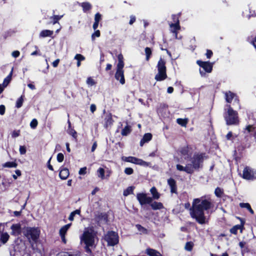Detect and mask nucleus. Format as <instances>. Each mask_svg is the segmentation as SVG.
<instances>
[{
    "label": "nucleus",
    "mask_w": 256,
    "mask_h": 256,
    "mask_svg": "<svg viewBox=\"0 0 256 256\" xmlns=\"http://www.w3.org/2000/svg\"><path fill=\"white\" fill-rule=\"evenodd\" d=\"M134 172V170L131 168H126L124 170V172L127 175H131Z\"/></svg>",
    "instance_id": "51"
},
{
    "label": "nucleus",
    "mask_w": 256,
    "mask_h": 256,
    "mask_svg": "<svg viewBox=\"0 0 256 256\" xmlns=\"http://www.w3.org/2000/svg\"><path fill=\"white\" fill-rule=\"evenodd\" d=\"M3 168H16L18 166V163L16 162V160H14L13 162H8L2 164Z\"/></svg>",
    "instance_id": "30"
},
{
    "label": "nucleus",
    "mask_w": 256,
    "mask_h": 256,
    "mask_svg": "<svg viewBox=\"0 0 256 256\" xmlns=\"http://www.w3.org/2000/svg\"><path fill=\"white\" fill-rule=\"evenodd\" d=\"M152 135L151 133L145 134L140 141V146H142L145 143L149 142L152 139Z\"/></svg>",
    "instance_id": "20"
},
{
    "label": "nucleus",
    "mask_w": 256,
    "mask_h": 256,
    "mask_svg": "<svg viewBox=\"0 0 256 256\" xmlns=\"http://www.w3.org/2000/svg\"><path fill=\"white\" fill-rule=\"evenodd\" d=\"M242 178L246 180H254L256 178V173L248 166H246L242 173Z\"/></svg>",
    "instance_id": "12"
},
{
    "label": "nucleus",
    "mask_w": 256,
    "mask_h": 256,
    "mask_svg": "<svg viewBox=\"0 0 256 256\" xmlns=\"http://www.w3.org/2000/svg\"><path fill=\"white\" fill-rule=\"evenodd\" d=\"M95 32L92 34V40H94L96 37L98 38L100 36V32L99 30H94Z\"/></svg>",
    "instance_id": "49"
},
{
    "label": "nucleus",
    "mask_w": 256,
    "mask_h": 256,
    "mask_svg": "<svg viewBox=\"0 0 256 256\" xmlns=\"http://www.w3.org/2000/svg\"><path fill=\"white\" fill-rule=\"evenodd\" d=\"M246 244V242H245L242 241L240 242L238 244V245L242 249V252L243 253L244 252H249V250L247 247L244 248V246Z\"/></svg>",
    "instance_id": "45"
},
{
    "label": "nucleus",
    "mask_w": 256,
    "mask_h": 256,
    "mask_svg": "<svg viewBox=\"0 0 256 256\" xmlns=\"http://www.w3.org/2000/svg\"><path fill=\"white\" fill-rule=\"evenodd\" d=\"M12 234L18 236L21 234V226L20 224H13L11 226Z\"/></svg>",
    "instance_id": "21"
},
{
    "label": "nucleus",
    "mask_w": 256,
    "mask_h": 256,
    "mask_svg": "<svg viewBox=\"0 0 256 256\" xmlns=\"http://www.w3.org/2000/svg\"><path fill=\"white\" fill-rule=\"evenodd\" d=\"M54 34V32L51 30H42L40 33L39 36L40 38H46L48 36H52Z\"/></svg>",
    "instance_id": "25"
},
{
    "label": "nucleus",
    "mask_w": 256,
    "mask_h": 256,
    "mask_svg": "<svg viewBox=\"0 0 256 256\" xmlns=\"http://www.w3.org/2000/svg\"><path fill=\"white\" fill-rule=\"evenodd\" d=\"M213 206L212 200L210 197L206 196L194 198L192 207L189 202L184 204V208L186 209H190L191 217L194 218L200 224L206 223V218L204 216V211H208Z\"/></svg>",
    "instance_id": "1"
},
{
    "label": "nucleus",
    "mask_w": 256,
    "mask_h": 256,
    "mask_svg": "<svg viewBox=\"0 0 256 256\" xmlns=\"http://www.w3.org/2000/svg\"><path fill=\"white\" fill-rule=\"evenodd\" d=\"M205 158H206L204 152L195 153L191 158V164H188L190 165L194 172V170H198L200 168H202Z\"/></svg>",
    "instance_id": "4"
},
{
    "label": "nucleus",
    "mask_w": 256,
    "mask_h": 256,
    "mask_svg": "<svg viewBox=\"0 0 256 256\" xmlns=\"http://www.w3.org/2000/svg\"><path fill=\"white\" fill-rule=\"evenodd\" d=\"M86 167L84 166L80 168L78 172V174L80 175H84L86 173Z\"/></svg>",
    "instance_id": "59"
},
{
    "label": "nucleus",
    "mask_w": 256,
    "mask_h": 256,
    "mask_svg": "<svg viewBox=\"0 0 256 256\" xmlns=\"http://www.w3.org/2000/svg\"><path fill=\"white\" fill-rule=\"evenodd\" d=\"M80 6L84 12H87L92 8V4L88 2H83L81 4Z\"/></svg>",
    "instance_id": "29"
},
{
    "label": "nucleus",
    "mask_w": 256,
    "mask_h": 256,
    "mask_svg": "<svg viewBox=\"0 0 256 256\" xmlns=\"http://www.w3.org/2000/svg\"><path fill=\"white\" fill-rule=\"evenodd\" d=\"M181 14H182V13L179 12L176 14H174L172 15V20L173 22H174V23H173L174 25L176 26V27H177V28L179 26V24H180L179 18L180 17Z\"/></svg>",
    "instance_id": "24"
},
{
    "label": "nucleus",
    "mask_w": 256,
    "mask_h": 256,
    "mask_svg": "<svg viewBox=\"0 0 256 256\" xmlns=\"http://www.w3.org/2000/svg\"><path fill=\"white\" fill-rule=\"evenodd\" d=\"M68 128L67 130V132L70 136H72V138L77 140L78 134L74 130V128H72L70 122L68 120Z\"/></svg>",
    "instance_id": "19"
},
{
    "label": "nucleus",
    "mask_w": 256,
    "mask_h": 256,
    "mask_svg": "<svg viewBox=\"0 0 256 256\" xmlns=\"http://www.w3.org/2000/svg\"><path fill=\"white\" fill-rule=\"evenodd\" d=\"M104 174H105V170L102 168H100L97 170V176H98V178H100L102 180L104 178Z\"/></svg>",
    "instance_id": "42"
},
{
    "label": "nucleus",
    "mask_w": 256,
    "mask_h": 256,
    "mask_svg": "<svg viewBox=\"0 0 256 256\" xmlns=\"http://www.w3.org/2000/svg\"><path fill=\"white\" fill-rule=\"evenodd\" d=\"M145 54H146V60L147 61H148L151 57L152 54V50L150 48L146 47L144 50Z\"/></svg>",
    "instance_id": "38"
},
{
    "label": "nucleus",
    "mask_w": 256,
    "mask_h": 256,
    "mask_svg": "<svg viewBox=\"0 0 256 256\" xmlns=\"http://www.w3.org/2000/svg\"><path fill=\"white\" fill-rule=\"evenodd\" d=\"M145 254L149 256H162L159 252L150 248H147L146 250Z\"/></svg>",
    "instance_id": "22"
},
{
    "label": "nucleus",
    "mask_w": 256,
    "mask_h": 256,
    "mask_svg": "<svg viewBox=\"0 0 256 256\" xmlns=\"http://www.w3.org/2000/svg\"><path fill=\"white\" fill-rule=\"evenodd\" d=\"M177 123L182 126H186L188 124V120L186 118H178L176 120Z\"/></svg>",
    "instance_id": "41"
},
{
    "label": "nucleus",
    "mask_w": 256,
    "mask_h": 256,
    "mask_svg": "<svg viewBox=\"0 0 256 256\" xmlns=\"http://www.w3.org/2000/svg\"><path fill=\"white\" fill-rule=\"evenodd\" d=\"M213 55V52L212 50H206V56L207 58H210Z\"/></svg>",
    "instance_id": "58"
},
{
    "label": "nucleus",
    "mask_w": 256,
    "mask_h": 256,
    "mask_svg": "<svg viewBox=\"0 0 256 256\" xmlns=\"http://www.w3.org/2000/svg\"><path fill=\"white\" fill-rule=\"evenodd\" d=\"M136 16H130V22H129V24L132 25V24L136 21Z\"/></svg>",
    "instance_id": "63"
},
{
    "label": "nucleus",
    "mask_w": 256,
    "mask_h": 256,
    "mask_svg": "<svg viewBox=\"0 0 256 256\" xmlns=\"http://www.w3.org/2000/svg\"><path fill=\"white\" fill-rule=\"evenodd\" d=\"M5 112H6L5 106L3 104L0 105V114L2 116L5 114Z\"/></svg>",
    "instance_id": "61"
},
{
    "label": "nucleus",
    "mask_w": 256,
    "mask_h": 256,
    "mask_svg": "<svg viewBox=\"0 0 256 256\" xmlns=\"http://www.w3.org/2000/svg\"><path fill=\"white\" fill-rule=\"evenodd\" d=\"M194 246V244L192 242H188L186 244L184 248L186 250L190 252L192 250Z\"/></svg>",
    "instance_id": "46"
},
{
    "label": "nucleus",
    "mask_w": 256,
    "mask_h": 256,
    "mask_svg": "<svg viewBox=\"0 0 256 256\" xmlns=\"http://www.w3.org/2000/svg\"><path fill=\"white\" fill-rule=\"evenodd\" d=\"M244 228V224H236V226H234L232 228L230 229V232L231 234H238V230H240L241 231H242Z\"/></svg>",
    "instance_id": "26"
},
{
    "label": "nucleus",
    "mask_w": 256,
    "mask_h": 256,
    "mask_svg": "<svg viewBox=\"0 0 256 256\" xmlns=\"http://www.w3.org/2000/svg\"><path fill=\"white\" fill-rule=\"evenodd\" d=\"M224 194L223 189L220 187H217L214 190V194L218 198H222Z\"/></svg>",
    "instance_id": "37"
},
{
    "label": "nucleus",
    "mask_w": 256,
    "mask_h": 256,
    "mask_svg": "<svg viewBox=\"0 0 256 256\" xmlns=\"http://www.w3.org/2000/svg\"><path fill=\"white\" fill-rule=\"evenodd\" d=\"M95 234L93 228L84 231L81 240L86 246H92L94 242Z\"/></svg>",
    "instance_id": "6"
},
{
    "label": "nucleus",
    "mask_w": 256,
    "mask_h": 256,
    "mask_svg": "<svg viewBox=\"0 0 256 256\" xmlns=\"http://www.w3.org/2000/svg\"><path fill=\"white\" fill-rule=\"evenodd\" d=\"M256 128L253 125L248 124L244 128V132L247 135L250 134H250H252Z\"/></svg>",
    "instance_id": "33"
},
{
    "label": "nucleus",
    "mask_w": 256,
    "mask_h": 256,
    "mask_svg": "<svg viewBox=\"0 0 256 256\" xmlns=\"http://www.w3.org/2000/svg\"><path fill=\"white\" fill-rule=\"evenodd\" d=\"M118 63L116 66V70L114 75L115 78L119 80L122 84H125V78L124 76V70H123L124 66V56L122 54L118 56Z\"/></svg>",
    "instance_id": "3"
},
{
    "label": "nucleus",
    "mask_w": 256,
    "mask_h": 256,
    "mask_svg": "<svg viewBox=\"0 0 256 256\" xmlns=\"http://www.w3.org/2000/svg\"><path fill=\"white\" fill-rule=\"evenodd\" d=\"M228 110L224 114V120L227 125L238 124L239 123L238 112L234 110L230 105H227Z\"/></svg>",
    "instance_id": "2"
},
{
    "label": "nucleus",
    "mask_w": 256,
    "mask_h": 256,
    "mask_svg": "<svg viewBox=\"0 0 256 256\" xmlns=\"http://www.w3.org/2000/svg\"><path fill=\"white\" fill-rule=\"evenodd\" d=\"M38 124V122L36 119L34 118L32 120L30 123V126L32 128L34 129L36 128Z\"/></svg>",
    "instance_id": "50"
},
{
    "label": "nucleus",
    "mask_w": 256,
    "mask_h": 256,
    "mask_svg": "<svg viewBox=\"0 0 256 256\" xmlns=\"http://www.w3.org/2000/svg\"><path fill=\"white\" fill-rule=\"evenodd\" d=\"M176 169L179 171H183L185 172L187 174H192L194 173V170L191 168L190 165L188 164L186 165L185 167L182 166L178 164L176 166Z\"/></svg>",
    "instance_id": "17"
},
{
    "label": "nucleus",
    "mask_w": 256,
    "mask_h": 256,
    "mask_svg": "<svg viewBox=\"0 0 256 256\" xmlns=\"http://www.w3.org/2000/svg\"><path fill=\"white\" fill-rule=\"evenodd\" d=\"M56 159L58 162H63L64 160V155L62 153H58L57 154Z\"/></svg>",
    "instance_id": "53"
},
{
    "label": "nucleus",
    "mask_w": 256,
    "mask_h": 256,
    "mask_svg": "<svg viewBox=\"0 0 256 256\" xmlns=\"http://www.w3.org/2000/svg\"><path fill=\"white\" fill-rule=\"evenodd\" d=\"M226 96V100L228 103H231L232 100L234 98V101L236 102L238 104H239V100L238 98V96L234 92L229 91L228 92H226L225 94Z\"/></svg>",
    "instance_id": "13"
},
{
    "label": "nucleus",
    "mask_w": 256,
    "mask_h": 256,
    "mask_svg": "<svg viewBox=\"0 0 256 256\" xmlns=\"http://www.w3.org/2000/svg\"><path fill=\"white\" fill-rule=\"evenodd\" d=\"M72 225L71 223L62 226L59 231L60 236H66L67 231Z\"/></svg>",
    "instance_id": "28"
},
{
    "label": "nucleus",
    "mask_w": 256,
    "mask_h": 256,
    "mask_svg": "<svg viewBox=\"0 0 256 256\" xmlns=\"http://www.w3.org/2000/svg\"><path fill=\"white\" fill-rule=\"evenodd\" d=\"M10 238L9 234L6 232H2L0 234V242H1L2 244H6Z\"/></svg>",
    "instance_id": "31"
},
{
    "label": "nucleus",
    "mask_w": 256,
    "mask_h": 256,
    "mask_svg": "<svg viewBox=\"0 0 256 256\" xmlns=\"http://www.w3.org/2000/svg\"><path fill=\"white\" fill-rule=\"evenodd\" d=\"M12 70H11L9 74L4 79L2 86L4 87H6L8 84L12 80Z\"/></svg>",
    "instance_id": "34"
},
{
    "label": "nucleus",
    "mask_w": 256,
    "mask_h": 256,
    "mask_svg": "<svg viewBox=\"0 0 256 256\" xmlns=\"http://www.w3.org/2000/svg\"><path fill=\"white\" fill-rule=\"evenodd\" d=\"M56 256H73V255L68 252H61L58 253Z\"/></svg>",
    "instance_id": "57"
},
{
    "label": "nucleus",
    "mask_w": 256,
    "mask_h": 256,
    "mask_svg": "<svg viewBox=\"0 0 256 256\" xmlns=\"http://www.w3.org/2000/svg\"><path fill=\"white\" fill-rule=\"evenodd\" d=\"M62 16L54 15V16H50V19L52 20L51 23L56 24L58 22L59 20L62 18Z\"/></svg>",
    "instance_id": "43"
},
{
    "label": "nucleus",
    "mask_w": 256,
    "mask_h": 256,
    "mask_svg": "<svg viewBox=\"0 0 256 256\" xmlns=\"http://www.w3.org/2000/svg\"><path fill=\"white\" fill-rule=\"evenodd\" d=\"M104 240L108 242V246H114L119 242L118 234L112 230L108 231L104 236Z\"/></svg>",
    "instance_id": "7"
},
{
    "label": "nucleus",
    "mask_w": 256,
    "mask_h": 256,
    "mask_svg": "<svg viewBox=\"0 0 256 256\" xmlns=\"http://www.w3.org/2000/svg\"><path fill=\"white\" fill-rule=\"evenodd\" d=\"M74 58L76 59L78 61H82L84 60L85 59V58L81 54H76L74 57Z\"/></svg>",
    "instance_id": "56"
},
{
    "label": "nucleus",
    "mask_w": 256,
    "mask_h": 256,
    "mask_svg": "<svg viewBox=\"0 0 256 256\" xmlns=\"http://www.w3.org/2000/svg\"><path fill=\"white\" fill-rule=\"evenodd\" d=\"M240 206L242 208H246L249 212L253 214H254V211L250 205L248 203L240 202Z\"/></svg>",
    "instance_id": "36"
},
{
    "label": "nucleus",
    "mask_w": 256,
    "mask_h": 256,
    "mask_svg": "<svg viewBox=\"0 0 256 256\" xmlns=\"http://www.w3.org/2000/svg\"><path fill=\"white\" fill-rule=\"evenodd\" d=\"M168 184L170 187V192L172 194H178L176 182L174 179L170 178L168 180Z\"/></svg>",
    "instance_id": "16"
},
{
    "label": "nucleus",
    "mask_w": 256,
    "mask_h": 256,
    "mask_svg": "<svg viewBox=\"0 0 256 256\" xmlns=\"http://www.w3.org/2000/svg\"><path fill=\"white\" fill-rule=\"evenodd\" d=\"M86 82L90 86H94L96 84L94 80L91 77H89L87 78Z\"/></svg>",
    "instance_id": "60"
},
{
    "label": "nucleus",
    "mask_w": 256,
    "mask_h": 256,
    "mask_svg": "<svg viewBox=\"0 0 256 256\" xmlns=\"http://www.w3.org/2000/svg\"><path fill=\"white\" fill-rule=\"evenodd\" d=\"M196 64L202 68H203L204 72L200 69V72L202 76L205 74V72H211L213 68V62H210L209 61L204 62L200 60H198Z\"/></svg>",
    "instance_id": "9"
},
{
    "label": "nucleus",
    "mask_w": 256,
    "mask_h": 256,
    "mask_svg": "<svg viewBox=\"0 0 256 256\" xmlns=\"http://www.w3.org/2000/svg\"><path fill=\"white\" fill-rule=\"evenodd\" d=\"M227 140H231L233 139L232 132H229L226 136Z\"/></svg>",
    "instance_id": "62"
},
{
    "label": "nucleus",
    "mask_w": 256,
    "mask_h": 256,
    "mask_svg": "<svg viewBox=\"0 0 256 256\" xmlns=\"http://www.w3.org/2000/svg\"><path fill=\"white\" fill-rule=\"evenodd\" d=\"M80 210H76L73 212H72L68 217V220L70 221H72L74 219V217L76 214H80Z\"/></svg>",
    "instance_id": "44"
},
{
    "label": "nucleus",
    "mask_w": 256,
    "mask_h": 256,
    "mask_svg": "<svg viewBox=\"0 0 256 256\" xmlns=\"http://www.w3.org/2000/svg\"><path fill=\"white\" fill-rule=\"evenodd\" d=\"M19 152L20 154H25L26 152V148L24 146H20L19 148Z\"/></svg>",
    "instance_id": "52"
},
{
    "label": "nucleus",
    "mask_w": 256,
    "mask_h": 256,
    "mask_svg": "<svg viewBox=\"0 0 256 256\" xmlns=\"http://www.w3.org/2000/svg\"><path fill=\"white\" fill-rule=\"evenodd\" d=\"M192 148L190 146L187 145L186 146L180 148V152L183 156H187L188 158L190 157L192 155Z\"/></svg>",
    "instance_id": "15"
},
{
    "label": "nucleus",
    "mask_w": 256,
    "mask_h": 256,
    "mask_svg": "<svg viewBox=\"0 0 256 256\" xmlns=\"http://www.w3.org/2000/svg\"><path fill=\"white\" fill-rule=\"evenodd\" d=\"M24 95H22L16 100V108H20L22 106L24 102Z\"/></svg>",
    "instance_id": "40"
},
{
    "label": "nucleus",
    "mask_w": 256,
    "mask_h": 256,
    "mask_svg": "<svg viewBox=\"0 0 256 256\" xmlns=\"http://www.w3.org/2000/svg\"><path fill=\"white\" fill-rule=\"evenodd\" d=\"M170 26L172 28H173V29L172 30V32H173L174 34H175L176 36L178 34V30H180V25L179 24V26L177 28V27H176V26L174 25L173 23H172L170 24Z\"/></svg>",
    "instance_id": "48"
},
{
    "label": "nucleus",
    "mask_w": 256,
    "mask_h": 256,
    "mask_svg": "<svg viewBox=\"0 0 256 256\" xmlns=\"http://www.w3.org/2000/svg\"><path fill=\"white\" fill-rule=\"evenodd\" d=\"M135 188L134 186H130L124 190L123 195L126 196L130 194H133L134 190Z\"/></svg>",
    "instance_id": "35"
},
{
    "label": "nucleus",
    "mask_w": 256,
    "mask_h": 256,
    "mask_svg": "<svg viewBox=\"0 0 256 256\" xmlns=\"http://www.w3.org/2000/svg\"><path fill=\"white\" fill-rule=\"evenodd\" d=\"M136 198L141 206L146 204H150L152 202V198L148 196L147 194L144 192H140L136 194Z\"/></svg>",
    "instance_id": "11"
},
{
    "label": "nucleus",
    "mask_w": 256,
    "mask_h": 256,
    "mask_svg": "<svg viewBox=\"0 0 256 256\" xmlns=\"http://www.w3.org/2000/svg\"><path fill=\"white\" fill-rule=\"evenodd\" d=\"M136 228L141 233H142L143 234H148V230L146 228L142 226L140 224H136Z\"/></svg>",
    "instance_id": "39"
},
{
    "label": "nucleus",
    "mask_w": 256,
    "mask_h": 256,
    "mask_svg": "<svg viewBox=\"0 0 256 256\" xmlns=\"http://www.w3.org/2000/svg\"><path fill=\"white\" fill-rule=\"evenodd\" d=\"M150 204L153 210H161L164 208L163 204L161 202L154 201L152 202Z\"/></svg>",
    "instance_id": "23"
},
{
    "label": "nucleus",
    "mask_w": 256,
    "mask_h": 256,
    "mask_svg": "<svg viewBox=\"0 0 256 256\" xmlns=\"http://www.w3.org/2000/svg\"><path fill=\"white\" fill-rule=\"evenodd\" d=\"M40 231L38 228L34 227L28 228L26 230L25 236L28 238H31L34 242H36L39 238Z\"/></svg>",
    "instance_id": "8"
},
{
    "label": "nucleus",
    "mask_w": 256,
    "mask_h": 256,
    "mask_svg": "<svg viewBox=\"0 0 256 256\" xmlns=\"http://www.w3.org/2000/svg\"><path fill=\"white\" fill-rule=\"evenodd\" d=\"M102 20V14L99 13L97 12L94 15V22H100Z\"/></svg>",
    "instance_id": "54"
},
{
    "label": "nucleus",
    "mask_w": 256,
    "mask_h": 256,
    "mask_svg": "<svg viewBox=\"0 0 256 256\" xmlns=\"http://www.w3.org/2000/svg\"><path fill=\"white\" fill-rule=\"evenodd\" d=\"M104 122V127L106 128L110 127L113 124L114 120L112 119V116L111 113L110 112L105 116Z\"/></svg>",
    "instance_id": "14"
},
{
    "label": "nucleus",
    "mask_w": 256,
    "mask_h": 256,
    "mask_svg": "<svg viewBox=\"0 0 256 256\" xmlns=\"http://www.w3.org/2000/svg\"><path fill=\"white\" fill-rule=\"evenodd\" d=\"M132 131V128L131 126L127 124L122 130L121 132V134L122 136H126L128 134H130Z\"/></svg>",
    "instance_id": "32"
},
{
    "label": "nucleus",
    "mask_w": 256,
    "mask_h": 256,
    "mask_svg": "<svg viewBox=\"0 0 256 256\" xmlns=\"http://www.w3.org/2000/svg\"><path fill=\"white\" fill-rule=\"evenodd\" d=\"M156 67L158 73L155 76V80L158 82L164 80L167 78L166 60L160 58L158 61Z\"/></svg>",
    "instance_id": "5"
},
{
    "label": "nucleus",
    "mask_w": 256,
    "mask_h": 256,
    "mask_svg": "<svg viewBox=\"0 0 256 256\" xmlns=\"http://www.w3.org/2000/svg\"><path fill=\"white\" fill-rule=\"evenodd\" d=\"M20 55V52L18 50H14L12 52V56L15 58L18 57Z\"/></svg>",
    "instance_id": "64"
},
{
    "label": "nucleus",
    "mask_w": 256,
    "mask_h": 256,
    "mask_svg": "<svg viewBox=\"0 0 256 256\" xmlns=\"http://www.w3.org/2000/svg\"><path fill=\"white\" fill-rule=\"evenodd\" d=\"M70 172L68 168H64L63 166L60 168L59 176L62 180H66L69 176Z\"/></svg>",
    "instance_id": "18"
},
{
    "label": "nucleus",
    "mask_w": 256,
    "mask_h": 256,
    "mask_svg": "<svg viewBox=\"0 0 256 256\" xmlns=\"http://www.w3.org/2000/svg\"><path fill=\"white\" fill-rule=\"evenodd\" d=\"M20 130H14L12 133V136L13 138H16L20 136Z\"/></svg>",
    "instance_id": "55"
},
{
    "label": "nucleus",
    "mask_w": 256,
    "mask_h": 256,
    "mask_svg": "<svg viewBox=\"0 0 256 256\" xmlns=\"http://www.w3.org/2000/svg\"><path fill=\"white\" fill-rule=\"evenodd\" d=\"M96 218L99 220H107L108 215L106 213L101 212L97 216Z\"/></svg>",
    "instance_id": "47"
},
{
    "label": "nucleus",
    "mask_w": 256,
    "mask_h": 256,
    "mask_svg": "<svg viewBox=\"0 0 256 256\" xmlns=\"http://www.w3.org/2000/svg\"><path fill=\"white\" fill-rule=\"evenodd\" d=\"M122 160L130 162L135 164H138L140 166H148L149 165V162L144 161V160L137 158L134 156H122Z\"/></svg>",
    "instance_id": "10"
},
{
    "label": "nucleus",
    "mask_w": 256,
    "mask_h": 256,
    "mask_svg": "<svg viewBox=\"0 0 256 256\" xmlns=\"http://www.w3.org/2000/svg\"><path fill=\"white\" fill-rule=\"evenodd\" d=\"M150 192L152 196V200H158L160 198V193L158 192V190L156 187H152L150 190Z\"/></svg>",
    "instance_id": "27"
}]
</instances>
